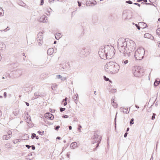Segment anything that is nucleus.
Listing matches in <instances>:
<instances>
[{
	"mask_svg": "<svg viewBox=\"0 0 160 160\" xmlns=\"http://www.w3.org/2000/svg\"><path fill=\"white\" fill-rule=\"evenodd\" d=\"M118 43V49L125 57H129L131 53L134 51L136 47L135 42L131 40L126 41L125 39L120 38Z\"/></svg>",
	"mask_w": 160,
	"mask_h": 160,
	"instance_id": "nucleus-1",
	"label": "nucleus"
},
{
	"mask_svg": "<svg viewBox=\"0 0 160 160\" xmlns=\"http://www.w3.org/2000/svg\"><path fill=\"white\" fill-rule=\"evenodd\" d=\"M105 70L108 73L114 74L117 73L120 69V66L112 61L107 62L105 65Z\"/></svg>",
	"mask_w": 160,
	"mask_h": 160,
	"instance_id": "nucleus-2",
	"label": "nucleus"
},
{
	"mask_svg": "<svg viewBox=\"0 0 160 160\" xmlns=\"http://www.w3.org/2000/svg\"><path fill=\"white\" fill-rule=\"evenodd\" d=\"M104 47V50L106 52L107 59H110L113 57L115 53V50L114 47L108 45H106Z\"/></svg>",
	"mask_w": 160,
	"mask_h": 160,
	"instance_id": "nucleus-3",
	"label": "nucleus"
},
{
	"mask_svg": "<svg viewBox=\"0 0 160 160\" xmlns=\"http://www.w3.org/2000/svg\"><path fill=\"white\" fill-rule=\"evenodd\" d=\"M145 50L142 48L137 49L135 52L134 56L137 60H140L143 58L144 55Z\"/></svg>",
	"mask_w": 160,
	"mask_h": 160,
	"instance_id": "nucleus-4",
	"label": "nucleus"
},
{
	"mask_svg": "<svg viewBox=\"0 0 160 160\" xmlns=\"http://www.w3.org/2000/svg\"><path fill=\"white\" fill-rule=\"evenodd\" d=\"M92 138L93 140L92 141L93 144L97 142L96 147L97 148L98 146L99 143L101 140V137L99 135V133L98 132H95Z\"/></svg>",
	"mask_w": 160,
	"mask_h": 160,
	"instance_id": "nucleus-5",
	"label": "nucleus"
},
{
	"mask_svg": "<svg viewBox=\"0 0 160 160\" xmlns=\"http://www.w3.org/2000/svg\"><path fill=\"white\" fill-rule=\"evenodd\" d=\"M104 50L105 47L104 48H100L98 51V54L100 57L101 58L103 59H107V55H106V52Z\"/></svg>",
	"mask_w": 160,
	"mask_h": 160,
	"instance_id": "nucleus-6",
	"label": "nucleus"
},
{
	"mask_svg": "<svg viewBox=\"0 0 160 160\" xmlns=\"http://www.w3.org/2000/svg\"><path fill=\"white\" fill-rule=\"evenodd\" d=\"M142 72L141 67H138L135 68V69L133 70V73L135 77H138L141 75V73Z\"/></svg>",
	"mask_w": 160,
	"mask_h": 160,
	"instance_id": "nucleus-7",
	"label": "nucleus"
},
{
	"mask_svg": "<svg viewBox=\"0 0 160 160\" xmlns=\"http://www.w3.org/2000/svg\"><path fill=\"white\" fill-rule=\"evenodd\" d=\"M43 33L40 32L37 35V40L38 42V45L41 46L43 42Z\"/></svg>",
	"mask_w": 160,
	"mask_h": 160,
	"instance_id": "nucleus-8",
	"label": "nucleus"
},
{
	"mask_svg": "<svg viewBox=\"0 0 160 160\" xmlns=\"http://www.w3.org/2000/svg\"><path fill=\"white\" fill-rule=\"evenodd\" d=\"M91 52V49L90 47H87L84 48H83L81 51V53L86 56L89 55Z\"/></svg>",
	"mask_w": 160,
	"mask_h": 160,
	"instance_id": "nucleus-9",
	"label": "nucleus"
},
{
	"mask_svg": "<svg viewBox=\"0 0 160 160\" xmlns=\"http://www.w3.org/2000/svg\"><path fill=\"white\" fill-rule=\"evenodd\" d=\"M45 117L47 118L52 120L54 118L53 115L49 112L46 113L45 114Z\"/></svg>",
	"mask_w": 160,
	"mask_h": 160,
	"instance_id": "nucleus-10",
	"label": "nucleus"
},
{
	"mask_svg": "<svg viewBox=\"0 0 160 160\" xmlns=\"http://www.w3.org/2000/svg\"><path fill=\"white\" fill-rule=\"evenodd\" d=\"M128 60H123L121 62H120L119 64L121 66L125 67L128 63Z\"/></svg>",
	"mask_w": 160,
	"mask_h": 160,
	"instance_id": "nucleus-11",
	"label": "nucleus"
},
{
	"mask_svg": "<svg viewBox=\"0 0 160 160\" xmlns=\"http://www.w3.org/2000/svg\"><path fill=\"white\" fill-rule=\"evenodd\" d=\"M12 132H10L9 133H8L7 135H4L2 137L3 140H7L10 138L11 137V134Z\"/></svg>",
	"mask_w": 160,
	"mask_h": 160,
	"instance_id": "nucleus-12",
	"label": "nucleus"
},
{
	"mask_svg": "<svg viewBox=\"0 0 160 160\" xmlns=\"http://www.w3.org/2000/svg\"><path fill=\"white\" fill-rule=\"evenodd\" d=\"M40 21L43 22H48L47 17L45 15L42 16L40 18Z\"/></svg>",
	"mask_w": 160,
	"mask_h": 160,
	"instance_id": "nucleus-13",
	"label": "nucleus"
},
{
	"mask_svg": "<svg viewBox=\"0 0 160 160\" xmlns=\"http://www.w3.org/2000/svg\"><path fill=\"white\" fill-rule=\"evenodd\" d=\"M144 37L145 38H149L151 39H152L154 38V37L151 34L146 33L144 35Z\"/></svg>",
	"mask_w": 160,
	"mask_h": 160,
	"instance_id": "nucleus-14",
	"label": "nucleus"
},
{
	"mask_svg": "<svg viewBox=\"0 0 160 160\" xmlns=\"http://www.w3.org/2000/svg\"><path fill=\"white\" fill-rule=\"evenodd\" d=\"M54 50L52 48H49L47 51V53L49 55H52L54 52Z\"/></svg>",
	"mask_w": 160,
	"mask_h": 160,
	"instance_id": "nucleus-15",
	"label": "nucleus"
},
{
	"mask_svg": "<svg viewBox=\"0 0 160 160\" xmlns=\"http://www.w3.org/2000/svg\"><path fill=\"white\" fill-rule=\"evenodd\" d=\"M77 143L76 142H73L71 144L70 147L72 149H74L77 147Z\"/></svg>",
	"mask_w": 160,
	"mask_h": 160,
	"instance_id": "nucleus-16",
	"label": "nucleus"
},
{
	"mask_svg": "<svg viewBox=\"0 0 160 160\" xmlns=\"http://www.w3.org/2000/svg\"><path fill=\"white\" fill-rule=\"evenodd\" d=\"M160 83V80L159 78H157L154 83V86L156 87Z\"/></svg>",
	"mask_w": 160,
	"mask_h": 160,
	"instance_id": "nucleus-17",
	"label": "nucleus"
},
{
	"mask_svg": "<svg viewBox=\"0 0 160 160\" xmlns=\"http://www.w3.org/2000/svg\"><path fill=\"white\" fill-rule=\"evenodd\" d=\"M22 72L21 70H17L16 71V74L17 77H19L22 74Z\"/></svg>",
	"mask_w": 160,
	"mask_h": 160,
	"instance_id": "nucleus-18",
	"label": "nucleus"
},
{
	"mask_svg": "<svg viewBox=\"0 0 160 160\" xmlns=\"http://www.w3.org/2000/svg\"><path fill=\"white\" fill-rule=\"evenodd\" d=\"M5 47V45L3 43L0 42V50H3V48H4Z\"/></svg>",
	"mask_w": 160,
	"mask_h": 160,
	"instance_id": "nucleus-19",
	"label": "nucleus"
},
{
	"mask_svg": "<svg viewBox=\"0 0 160 160\" xmlns=\"http://www.w3.org/2000/svg\"><path fill=\"white\" fill-rule=\"evenodd\" d=\"M140 25H142L143 28H145L147 27V25L145 23L143 22H141L139 23Z\"/></svg>",
	"mask_w": 160,
	"mask_h": 160,
	"instance_id": "nucleus-20",
	"label": "nucleus"
},
{
	"mask_svg": "<svg viewBox=\"0 0 160 160\" xmlns=\"http://www.w3.org/2000/svg\"><path fill=\"white\" fill-rule=\"evenodd\" d=\"M61 34L59 33H57L55 35V38L57 39H58L60 37H61L60 36Z\"/></svg>",
	"mask_w": 160,
	"mask_h": 160,
	"instance_id": "nucleus-21",
	"label": "nucleus"
},
{
	"mask_svg": "<svg viewBox=\"0 0 160 160\" xmlns=\"http://www.w3.org/2000/svg\"><path fill=\"white\" fill-rule=\"evenodd\" d=\"M57 78L58 79H61L62 80H64L66 79L65 78H62V77L60 75H57Z\"/></svg>",
	"mask_w": 160,
	"mask_h": 160,
	"instance_id": "nucleus-22",
	"label": "nucleus"
},
{
	"mask_svg": "<svg viewBox=\"0 0 160 160\" xmlns=\"http://www.w3.org/2000/svg\"><path fill=\"white\" fill-rule=\"evenodd\" d=\"M112 104L115 107H117L118 106V104L116 103L115 105L114 101L112 99Z\"/></svg>",
	"mask_w": 160,
	"mask_h": 160,
	"instance_id": "nucleus-23",
	"label": "nucleus"
},
{
	"mask_svg": "<svg viewBox=\"0 0 160 160\" xmlns=\"http://www.w3.org/2000/svg\"><path fill=\"white\" fill-rule=\"evenodd\" d=\"M5 147L6 148H10V143H8L5 145Z\"/></svg>",
	"mask_w": 160,
	"mask_h": 160,
	"instance_id": "nucleus-24",
	"label": "nucleus"
},
{
	"mask_svg": "<svg viewBox=\"0 0 160 160\" xmlns=\"http://www.w3.org/2000/svg\"><path fill=\"white\" fill-rule=\"evenodd\" d=\"M156 33L158 35H160V28H158L157 29Z\"/></svg>",
	"mask_w": 160,
	"mask_h": 160,
	"instance_id": "nucleus-25",
	"label": "nucleus"
},
{
	"mask_svg": "<svg viewBox=\"0 0 160 160\" xmlns=\"http://www.w3.org/2000/svg\"><path fill=\"white\" fill-rule=\"evenodd\" d=\"M26 120V122L28 123H30L31 119L27 117V119Z\"/></svg>",
	"mask_w": 160,
	"mask_h": 160,
	"instance_id": "nucleus-26",
	"label": "nucleus"
},
{
	"mask_svg": "<svg viewBox=\"0 0 160 160\" xmlns=\"http://www.w3.org/2000/svg\"><path fill=\"white\" fill-rule=\"evenodd\" d=\"M49 9L50 10H49L48 9L47 10V12H48V13H46L47 15H48H48H50V12H51V10H52L50 8H49Z\"/></svg>",
	"mask_w": 160,
	"mask_h": 160,
	"instance_id": "nucleus-27",
	"label": "nucleus"
},
{
	"mask_svg": "<svg viewBox=\"0 0 160 160\" xmlns=\"http://www.w3.org/2000/svg\"><path fill=\"white\" fill-rule=\"evenodd\" d=\"M128 108H125L124 109V113H128L129 112V111L127 112L128 111Z\"/></svg>",
	"mask_w": 160,
	"mask_h": 160,
	"instance_id": "nucleus-28",
	"label": "nucleus"
},
{
	"mask_svg": "<svg viewBox=\"0 0 160 160\" xmlns=\"http://www.w3.org/2000/svg\"><path fill=\"white\" fill-rule=\"evenodd\" d=\"M38 133L40 135H42L43 134L44 132H41L40 131H38Z\"/></svg>",
	"mask_w": 160,
	"mask_h": 160,
	"instance_id": "nucleus-29",
	"label": "nucleus"
},
{
	"mask_svg": "<svg viewBox=\"0 0 160 160\" xmlns=\"http://www.w3.org/2000/svg\"><path fill=\"white\" fill-rule=\"evenodd\" d=\"M36 134L34 133H33L32 134V136H31V138L32 139H34L35 137H36Z\"/></svg>",
	"mask_w": 160,
	"mask_h": 160,
	"instance_id": "nucleus-30",
	"label": "nucleus"
},
{
	"mask_svg": "<svg viewBox=\"0 0 160 160\" xmlns=\"http://www.w3.org/2000/svg\"><path fill=\"white\" fill-rule=\"evenodd\" d=\"M134 120V119L133 118L131 119L130 121V124H132L134 123L133 121Z\"/></svg>",
	"mask_w": 160,
	"mask_h": 160,
	"instance_id": "nucleus-31",
	"label": "nucleus"
},
{
	"mask_svg": "<svg viewBox=\"0 0 160 160\" xmlns=\"http://www.w3.org/2000/svg\"><path fill=\"white\" fill-rule=\"evenodd\" d=\"M156 116V114L154 113H153V115L152 116V119L153 120L155 118V116Z\"/></svg>",
	"mask_w": 160,
	"mask_h": 160,
	"instance_id": "nucleus-32",
	"label": "nucleus"
},
{
	"mask_svg": "<svg viewBox=\"0 0 160 160\" xmlns=\"http://www.w3.org/2000/svg\"><path fill=\"white\" fill-rule=\"evenodd\" d=\"M103 78L106 81L109 80V79L108 78H107L105 76H104Z\"/></svg>",
	"mask_w": 160,
	"mask_h": 160,
	"instance_id": "nucleus-33",
	"label": "nucleus"
},
{
	"mask_svg": "<svg viewBox=\"0 0 160 160\" xmlns=\"http://www.w3.org/2000/svg\"><path fill=\"white\" fill-rule=\"evenodd\" d=\"M65 110V108H60V111L61 112H62Z\"/></svg>",
	"mask_w": 160,
	"mask_h": 160,
	"instance_id": "nucleus-34",
	"label": "nucleus"
},
{
	"mask_svg": "<svg viewBox=\"0 0 160 160\" xmlns=\"http://www.w3.org/2000/svg\"><path fill=\"white\" fill-rule=\"evenodd\" d=\"M57 86V85H55L54 86H52V89L53 90H55Z\"/></svg>",
	"mask_w": 160,
	"mask_h": 160,
	"instance_id": "nucleus-35",
	"label": "nucleus"
},
{
	"mask_svg": "<svg viewBox=\"0 0 160 160\" xmlns=\"http://www.w3.org/2000/svg\"><path fill=\"white\" fill-rule=\"evenodd\" d=\"M126 2L127 3L129 4H132V2L131 1H130V0H129V1H126Z\"/></svg>",
	"mask_w": 160,
	"mask_h": 160,
	"instance_id": "nucleus-36",
	"label": "nucleus"
},
{
	"mask_svg": "<svg viewBox=\"0 0 160 160\" xmlns=\"http://www.w3.org/2000/svg\"><path fill=\"white\" fill-rule=\"evenodd\" d=\"M9 30V29H7V28H6L3 30H1L0 31L1 32H2L3 31H5V32H7Z\"/></svg>",
	"mask_w": 160,
	"mask_h": 160,
	"instance_id": "nucleus-37",
	"label": "nucleus"
},
{
	"mask_svg": "<svg viewBox=\"0 0 160 160\" xmlns=\"http://www.w3.org/2000/svg\"><path fill=\"white\" fill-rule=\"evenodd\" d=\"M78 95L77 94V96L76 97V99H74V101L76 103H77V102H78L77 98H78Z\"/></svg>",
	"mask_w": 160,
	"mask_h": 160,
	"instance_id": "nucleus-38",
	"label": "nucleus"
},
{
	"mask_svg": "<svg viewBox=\"0 0 160 160\" xmlns=\"http://www.w3.org/2000/svg\"><path fill=\"white\" fill-rule=\"evenodd\" d=\"M135 26L138 29V30H140V27L139 26V25H138L137 24H136Z\"/></svg>",
	"mask_w": 160,
	"mask_h": 160,
	"instance_id": "nucleus-39",
	"label": "nucleus"
},
{
	"mask_svg": "<svg viewBox=\"0 0 160 160\" xmlns=\"http://www.w3.org/2000/svg\"><path fill=\"white\" fill-rule=\"evenodd\" d=\"M60 128L59 126H56L55 128V129L56 130H58V129Z\"/></svg>",
	"mask_w": 160,
	"mask_h": 160,
	"instance_id": "nucleus-40",
	"label": "nucleus"
},
{
	"mask_svg": "<svg viewBox=\"0 0 160 160\" xmlns=\"http://www.w3.org/2000/svg\"><path fill=\"white\" fill-rule=\"evenodd\" d=\"M124 108H122V107H121V108H120V111H121V112H123V113H124Z\"/></svg>",
	"mask_w": 160,
	"mask_h": 160,
	"instance_id": "nucleus-41",
	"label": "nucleus"
},
{
	"mask_svg": "<svg viewBox=\"0 0 160 160\" xmlns=\"http://www.w3.org/2000/svg\"><path fill=\"white\" fill-rule=\"evenodd\" d=\"M34 95L35 96H40V95L39 94V93L38 92H36L34 93Z\"/></svg>",
	"mask_w": 160,
	"mask_h": 160,
	"instance_id": "nucleus-42",
	"label": "nucleus"
},
{
	"mask_svg": "<svg viewBox=\"0 0 160 160\" xmlns=\"http://www.w3.org/2000/svg\"><path fill=\"white\" fill-rule=\"evenodd\" d=\"M62 117L64 118H67L68 117V115H64Z\"/></svg>",
	"mask_w": 160,
	"mask_h": 160,
	"instance_id": "nucleus-43",
	"label": "nucleus"
},
{
	"mask_svg": "<svg viewBox=\"0 0 160 160\" xmlns=\"http://www.w3.org/2000/svg\"><path fill=\"white\" fill-rule=\"evenodd\" d=\"M26 147L28 149H29L30 148L31 146L28 145H25Z\"/></svg>",
	"mask_w": 160,
	"mask_h": 160,
	"instance_id": "nucleus-44",
	"label": "nucleus"
},
{
	"mask_svg": "<svg viewBox=\"0 0 160 160\" xmlns=\"http://www.w3.org/2000/svg\"><path fill=\"white\" fill-rule=\"evenodd\" d=\"M31 147H32V149L33 150H35V146L33 145H32V146H31Z\"/></svg>",
	"mask_w": 160,
	"mask_h": 160,
	"instance_id": "nucleus-45",
	"label": "nucleus"
},
{
	"mask_svg": "<svg viewBox=\"0 0 160 160\" xmlns=\"http://www.w3.org/2000/svg\"><path fill=\"white\" fill-rule=\"evenodd\" d=\"M134 5H138L139 7H140V5L139 4V3H137V2L135 3H134Z\"/></svg>",
	"mask_w": 160,
	"mask_h": 160,
	"instance_id": "nucleus-46",
	"label": "nucleus"
},
{
	"mask_svg": "<svg viewBox=\"0 0 160 160\" xmlns=\"http://www.w3.org/2000/svg\"><path fill=\"white\" fill-rule=\"evenodd\" d=\"M32 153H30L28 155V156H27V158H29V159H32V158H30H30H29V157L28 158V156H32Z\"/></svg>",
	"mask_w": 160,
	"mask_h": 160,
	"instance_id": "nucleus-47",
	"label": "nucleus"
},
{
	"mask_svg": "<svg viewBox=\"0 0 160 160\" xmlns=\"http://www.w3.org/2000/svg\"><path fill=\"white\" fill-rule=\"evenodd\" d=\"M20 5L22 6H25V4L24 3L22 2L21 3V4H20Z\"/></svg>",
	"mask_w": 160,
	"mask_h": 160,
	"instance_id": "nucleus-48",
	"label": "nucleus"
},
{
	"mask_svg": "<svg viewBox=\"0 0 160 160\" xmlns=\"http://www.w3.org/2000/svg\"><path fill=\"white\" fill-rule=\"evenodd\" d=\"M44 3V0H41V5H42Z\"/></svg>",
	"mask_w": 160,
	"mask_h": 160,
	"instance_id": "nucleus-49",
	"label": "nucleus"
},
{
	"mask_svg": "<svg viewBox=\"0 0 160 160\" xmlns=\"http://www.w3.org/2000/svg\"><path fill=\"white\" fill-rule=\"evenodd\" d=\"M13 113L15 116H16L18 114V112H13Z\"/></svg>",
	"mask_w": 160,
	"mask_h": 160,
	"instance_id": "nucleus-50",
	"label": "nucleus"
},
{
	"mask_svg": "<svg viewBox=\"0 0 160 160\" xmlns=\"http://www.w3.org/2000/svg\"><path fill=\"white\" fill-rule=\"evenodd\" d=\"M78 6H79V7L81 6V3L79 1H78Z\"/></svg>",
	"mask_w": 160,
	"mask_h": 160,
	"instance_id": "nucleus-51",
	"label": "nucleus"
},
{
	"mask_svg": "<svg viewBox=\"0 0 160 160\" xmlns=\"http://www.w3.org/2000/svg\"><path fill=\"white\" fill-rule=\"evenodd\" d=\"M128 134V132H126L125 134H124V137L125 138H126L127 136V135Z\"/></svg>",
	"mask_w": 160,
	"mask_h": 160,
	"instance_id": "nucleus-52",
	"label": "nucleus"
},
{
	"mask_svg": "<svg viewBox=\"0 0 160 160\" xmlns=\"http://www.w3.org/2000/svg\"><path fill=\"white\" fill-rule=\"evenodd\" d=\"M68 100V98H65L64 99H63L62 102H64V101H66Z\"/></svg>",
	"mask_w": 160,
	"mask_h": 160,
	"instance_id": "nucleus-53",
	"label": "nucleus"
},
{
	"mask_svg": "<svg viewBox=\"0 0 160 160\" xmlns=\"http://www.w3.org/2000/svg\"><path fill=\"white\" fill-rule=\"evenodd\" d=\"M4 96L5 97H6V96H7V93L6 92H4Z\"/></svg>",
	"mask_w": 160,
	"mask_h": 160,
	"instance_id": "nucleus-54",
	"label": "nucleus"
},
{
	"mask_svg": "<svg viewBox=\"0 0 160 160\" xmlns=\"http://www.w3.org/2000/svg\"><path fill=\"white\" fill-rule=\"evenodd\" d=\"M67 101H65L64 103V104H63V105L64 106H66L67 105Z\"/></svg>",
	"mask_w": 160,
	"mask_h": 160,
	"instance_id": "nucleus-55",
	"label": "nucleus"
},
{
	"mask_svg": "<svg viewBox=\"0 0 160 160\" xmlns=\"http://www.w3.org/2000/svg\"><path fill=\"white\" fill-rule=\"evenodd\" d=\"M57 139L60 140V139H61V138L60 137H57Z\"/></svg>",
	"mask_w": 160,
	"mask_h": 160,
	"instance_id": "nucleus-56",
	"label": "nucleus"
},
{
	"mask_svg": "<svg viewBox=\"0 0 160 160\" xmlns=\"http://www.w3.org/2000/svg\"><path fill=\"white\" fill-rule=\"evenodd\" d=\"M158 47H160V41H159L158 42Z\"/></svg>",
	"mask_w": 160,
	"mask_h": 160,
	"instance_id": "nucleus-57",
	"label": "nucleus"
},
{
	"mask_svg": "<svg viewBox=\"0 0 160 160\" xmlns=\"http://www.w3.org/2000/svg\"><path fill=\"white\" fill-rule=\"evenodd\" d=\"M3 13H2V12H0V16H3Z\"/></svg>",
	"mask_w": 160,
	"mask_h": 160,
	"instance_id": "nucleus-58",
	"label": "nucleus"
},
{
	"mask_svg": "<svg viewBox=\"0 0 160 160\" xmlns=\"http://www.w3.org/2000/svg\"><path fill=\"white\" fill-rule=\"evenodd\" d=\"M26 104L27 106H29V103L27 102H26Z\"/></svg>",
	"mask_w": 160,
	"mask_h": 160,
	"instance_id": "nucleus-59",
	"label": "nucleus"
},
{
	"mask_svg": "<svg viewBox=\"0 0 160 160\" xmlns=\"http://www.w3.org/2000/svg\"><path fill=\"white\" fill-rule=\"evenodd\" d=\"M72 127L71 126H69V130H71L72 129Z\"/></svg>",
	"mask_w": 160,
	"mask_h": 160,
	"instance_id": "nucleus-60",
	"label": "nucleus"
},
{
	"mask_svg": "<svg viewBox=\"0 0 160 160\" xmlns=\"http://www.w3.org/2000/svg\"><path fill=\"white\" fill-rule=\"evenodd\" d=\"M143 0H138L137 1V2H140L142 1Z\"/></svg>",
	"mask_w": 160,
	"mask_h": 160,
	"instance_id": "nucleus-61",
	"label": "nucleus"
},
{
	"mask_svg": "<svg viewBox=\"0 0 160 160\" xmlns=\"http://www.w3.org/2000/svg\"><path fill=\"white\" fill-rule=\"evenodd\" d=\"M76 96H77V94L75 96H74V97L73 98L76 99Z\"/></svg>",
	"mask_w": 160,
	"mask_h": 160,
	"instance_id": "nucleus-62",
	"label": "nucleus"
},
{
	"mask_svg": "<svg viewBox=\"0 0 160 160\" xmlns=\"http://www.w3.org/2000/svg\"><path fill=\"white\" fill-rule=\"evenodd\" d=\"M129 128H127V132H128L129 131Z\"/></svg>",
	"mask_w": 160,
	"mask_h": 160,
	"instance_id": "nucleus-63",
	"label": "nucleus"
},
{
	"mask_svg": "<svg viewBox=\"0 0 160 160\" xmlns=\"http://www.w3.org/2000/svg\"><path fill=\"white\" fill-rule=\"evenodd\" d=\"M135 107L137 108H139V107L137 105H135Z\"/></svg>",
	"mask_w": 160,
	"mask_h": 160,
	"instance_id": "nucleus-64",
	"label": "nucleus"
}]
</instances>
